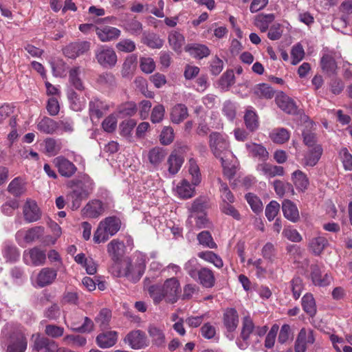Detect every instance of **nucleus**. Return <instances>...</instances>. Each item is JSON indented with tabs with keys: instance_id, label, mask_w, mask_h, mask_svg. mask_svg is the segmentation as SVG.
I'll list each match as a JSON object with an SVG mask.
<instances>
[{
	"instance_id": "nucleus-1",
	"label": "nucleus",
	"mask_w": 352,
	"mask_h": 352,
	"mask_svg": "<svg viewBox=\"0 0 352 352\" xmlns=\"http://www.w3.org/2000/svg\"><path fill=\"white\" fill-rule=\"evenodd\" d=\"M208 144L215 157L220 159L225 175L232 179L236 174V167L234 164L229 162L230 158H234V155L226 135L212 132L209 135Z\"/></svg>"
},
{
	"instance_id": "nucleus-2",
	"label": "nucleus",
	"mask_w": 352,
	"mask_h": 352,
	"mask_svg": "<svg viewBox=\"0 0 352 352\" xmlns=\"http://www.w3.org/2000/svg\"><path fill=\"white\" fill-rule=\"evenodd\" d=\"M67 186L70 191L67 195V200L72 210H76L93 193L95 184L87 174L83 173L70 180Z\"/></svg>"
},
{
	"instance_id": "nucleus-3",
	"label": "nucleus",
	"mask_w": 352,
	"mask_h": 352,
	"mask_svg": "<svg viewBox=\"0 0 352 352\" xmlns=\"http://www.w3.org/2000/svg\"><path fill=\"white\" fill-rule=\"evenodd\" d=\"M121 221L116 217H108L101 221L94 234V241L96 243H104L115 235L120 229Z\"/></svg>"
},
{
	"instance_id": "nucleus-4",
	"label": "nucleus",
	"mask_w": 352,
	"mask_h": 352,
	"mask_svg": "<svg viewBox=\"0 0 352 352\" xmlns=\"http://www.w3.org/2000/svg\"><path fill=\"white\" fill-rule=\"evenodd\" d=\"M95 58L97 63L104 68L113 67L118 60L117 54L113 48L107 45H100L95 50Z\"/></svg>"
},
{
	"instance_id": "nucleus-5",
	"label": "nucleus",
	"mask_w": 352,
	"mask_h": 352,
	"mask_svg": "<svg viewBox=\"0 0 352 352\" xmlns=\"http://www.w3.org/2000/svg\"><path fill=\"white\" fill-rule=\"evenodd\" d=\"M162 287L166 302L170 304L176 302L181 291L179 280L174 277L168 278Z\"/></svg>"
},
{
	"instance_id": "nucleus-6",
	"label": "nucleus",
	"mask_w": 352,
	"mask_h": 352,
	"mask_svg": "<svg viewBox=\"0 0 352 352\" xmlns=\"http://www.w3.org/2000/svg\"><path fill=\"white\" fill-rule=\"evenodd\" d=\"M44 234V228L42 226H35L28 230H20L15 235L16 241L20 245L23 243H31L39 239Z\"/></svg>"
},
{
	"instance_id": "nucleus-7",
	"label": "nucleus",
	"mask_w": 352,
	"mask_h": 352,
	"mask_svg": "<svg viewBox=\"0 0 352 352\" xmlns=\"http://www.w3.org/2000/svg\"><path fill=\"white\" fill-rule=\"evenodd\" d=\"M124 342L135 350L142 349L148 346L146 333L141 330L130 331L124 338Z\"/></svg>"
},
{
	"instance_id": "nucleus-8",
	"label": "nucleus",
	"mask_w": 352,
	"mask_h": 352,
	"mask_svg": "<svg viewBox=\"0 0 352 352\" xmlns=\"http://www.w3.org/2000/svg\"><path fill=\"white\" fill-rule=\"evenodd\" d=\"M34 338L32 346V352H56L57 350V344L55 341L49 339L47 337L41 336L39 333L33 335Z\"/></svg>"
},
{
	"instance_id": "nucleus-9",
	"label": "nucleus",
	"mask_w": 352,
	"mask_h": 352,
	"mask_svg": "<svg viewBox=\"0 0 352 352\" xmlns=\"http://www.w3.org/2000/svg\"><path fill=\"white\" fill-rule=\"evenodd\" d=\"M23 259L26 265L39 266L45 263L46 254L45 251L34 247L24 251Z\"/></svg>"
},
{
	"instance_id": "nucleus-10",
	"label": "nucleus",
	"mask_w": 352,
	"mask_h": 352,
	"mask_svg": "<svg viewBox=\"0 0 352 352\" xmlns=\"http://www.w3.org/2000/svg\"><path fill=\"white\" fill-rule=\"evenodd\" d=\"M91 43L89 41H78L69 43L63 50L64 55L72 59L84 54L90 49Z\"/></svg>"
},
{
	"instance_id": "nucleus-11",
	"label": "nucleus",
	"mask_w": 352,
	"mask_h": 352,
	"mask_svg": "<svg viewBox=\"0 0 352 352\" xmlns=\"http://www.w3.org/2000/svg\"><path fill=\"white\" fill-rule=\"evenodd\" d=\"M27 345V339L21 330H16L10 336L7 352H25Z\"/></svg>"
},
{
	"instance_id": "nucleus-12",
	"label": "nucleus",
	"mask_w": 352,
	"mask_h": 352,
	"mask_svg": "<svg viewBox=\"0 0 352 352\" xmlns=\"http://www.w3.org/2000/svg\"><path fill=\"white\" fill-rule=\"evenodd\" d=\"M315 342L314 331L302 328L296 338L294 350L295 352H305L307 344H312Z\"/></svg>"
},
{
	"instance_id": "nucleus-13",
	"label": "nucleus",
	"mask_w": 352,
	"mask_h": 352,
	"mask_svg": "<svg viewBox=\"0 0 352 352\" xmlns=\"http://www.w3.org/2000/svg\"><path fill=\"white\" fill-rule=\"evenodd\" d=\"M54 163L59 174L65 177H72L77 171L76 165L63 156H58L54 160Z\"/></svg>"
},
{
	"instance_id": "nucleus-14",
	"label": "nucleus",
	"mask_w": 352,
	"mask_h": 352,
	"mask_svg": "<svg viewBox=\"0 0 352 352\" xmlns=\"http://www.w3.org/2000/svg\"><path fill=\"white\" fill-rule=\"evenodd\" d=\"M254 324L252 320L249 316L243 318L242 323V329L240 335L241 340L239 338L236 339V343L238 347L241 350H245L249 346L248 342L250 334L253 332Z\"/></svg>"
},
{
	"instance_id": "nucleus-15",
	"label": "nucleus",
	"mask_w": 352,
	"mask_h": 352,
	"mask_svg": "<svg viewBox=\"0 0 352 352\" xmlns=\"http://www.w3.org/2000/svg\"><path fill=\"white\" fill-rule=\"evenodd\" d=\"M24 219L28 223L38 221L41 217V211L36 202L28 199L23 208Z\"/></svg>"
},
{
	"instance_id": "nucleus-16",
	"label": "nucleus",
	"mask_w": 352,
	"mask_h": 352,
	"mask_svg": "<svg viewBox=\"0 0 352 352\" xmlns=\"http://www.w3.org/2000/svg\"><path fill=\"white\" fill-rule=\"evenodd\" d=\"M167 156L166 148L160 146H154L147 152L146 157L148 163L153 168L157 169L164 162Z\"/></svg>"
},
{
	"instance_id": "nucleus-17",
	"label": "nucleus",
	"mask_w": 352,
	"mask_h": 352,
	"mask_svg": "<svg viewBox=\"0 0 352 352\" xmlns=\"http://www.w3.org/2000/svg\"><path fill=\"white\" fill-rule=\"evenodd\" d=\"M96 35L101 42H111L120 36L121 31L115 27L100 25L96 28Z\"/></svg>"
},
{
	"instance_id": "nucleus-18",
	"label": "nucleus",
	"mask_w": 352,
	"mask_h": 352,
	"mask_svg": "<svg viewBox=\"0 0 352 352\" xmlns=\"http://www.w3.org/2000/svg\"><path fill=\"white\" fill-rule=\"evenodd\" d=\"M275 101L278 107L286 113H298V107L295 102L283 92H280L276 96Z\"/></svg>"
},
{
	"instance_id": "nucleus-19",
	"label": "nucleus",
	"mask_w": 352,
	"mask_h": 352,
	"mask_svg": "<svg viewBox=\"0 0 352 352\" xmlns=\"http://www.w3.org/2000/svg\"><path fill=\"white\" fill-rule=\"evenodd\" d=\"M57 276V271L53 268L44 267L38 272L36 283L39 287H44L52 284Z\"/></svg>"
},
{
	"instance_id": "nucleus-20",
	"label": "nucleus",
	"mask_w": 352,
	"mask_h": 352,
	"mask_svg": "<svg viewBox=\"0 0 352 352\" xmlns=\"http://www.w3.org/2000/svg\"><path fill=\"white\" fill-rule=\"evenodd\" d=\"M104 209L102 201L94 199L89 201L82 209L83 215L89 218H97L101 215Z\"/></svg>"
},
{
	"instance_id": "nucleus-21",
	"label": "nucleus",
	"mask_w": 352,
	"mask_h": 352,
	"mask_svg": "<svg viewBox=\"0 0 352 352\" xmlns=\"http://www.w3.org/2000/svg\"><path fill=\"white\" fill-rule=\"evenodd\" d=\"M256 170L264 176L272 178L276 176H283L285 170L283 166L272 165L269 163H261L257 165Z\"/></svg>"
},
{
	"instance_id": "nucleus-22",
	"label": "nucleus",
	"mask_w": 352,
	"mask_h": 352,
	"mask_svg": "<svg viewBox=\"0 0 352 352\" xmlns=\"http://www.w3.org/2000/svg\"><path fill=\"white\" fill-rule=\"evenodd\" d=\"M223 322L228 332L234 331L239 324L237 311L233 308L227 309L223 314Z\"/></svg>"
},
{
	"instance_id": "nucleus-23",
	"label": "nucleus",
	"mask_w": 352,
	"mask_h": 352,
	"mask_svg": "<svg viewBox=\"0 0 352 352\" xmlns=\"http://www.w3.org/2000/svg\"><path fill=\"white\" fill-rule=\"evenodd\" d=\"M202 286L211 288L214 285L215 278L212 271L207 267H201L197 271V280Z\"/></svg>"
},
{
	"instance_id": "nucleus-24",
	"label": "nucleus",
	"mask_w": 352,
	"mask_h": 352,
	"mask_svg": "<svg viewBox=\"0 0 352 352\" xmlns=\"http://www.w3.org/2000/svg\"><path fill=\"white\" fill-rule=\"evenodd\" d=\"M118 333L116 331H107L97 336L96 341L99 347L107 349L113 346L117 342Z\"/></svg>"
},
{
	"instance_id": "nucleus-25",
	"label": "nucleus",
	"mask_w": 352,
	"mask_h": 352,
	"mask_svg": "<svg viewBox=\"0 0 352 352\" xmlns=\"http://www.w3.org/2000/svg\"><path fill=\"white\" fill-rule=\"evenodd\" d=\"M310 268L311 280L315 285L324 287L330 284L331 277L328 274H325L324 276H322L320 269L318 265H311Z\"/></svg>"
},
{
	"instance_id": "nucleus-26",
	"label": "nucleus",
	"mask_w": 352,
	"mask_h": 352,
	"mask_svg": "<svg viewBox=\"0 0 352 352\" xmlns=\"http://www.w3.org/2000/svg\"><path fill=\"white\" fill-rule=\"evenodd\" d=\"M282 210L284 217L292 222L296 223L299 220V212L296 204L289 199H285L282 203Z\"/></svg>"
},
{
	"instance_id": "nucleus-27",
	"label": "nucleus",
	"mask_w": 352,
	"mask_h": 352,
	"mask_svg": "<svg viewBox=\"0 0 352 352\" xmlns=\"http://www.w3.org/2000/svg\"><path fill=\"white\" fill-rule=\"evenodd\" d=\"M320 67L323 72L328 76L336 74L337 63L333 56L329 54H324L320 59Z\"/></svg>"
},
{
	"instance_id": "nucleus-28",
	"label": "nucleus",
	"mask_w": 352,
	"mask_h": 352,
	"mask_svg": "<svg viewBox=\"0 0 352 352\" xmlns=\"http://www.w3.org/2000/svg\"><path fill=\"white\" fill-rule=\"evenodd\" d=\"M186 52L195 58L201 59L207 57L210 54L209 48L203 44L192 43L185 47Z\"/></svg>"
},
{
	"instance_id": "nucleus-29",
	"label": "nucleus",
	"mask_w": 352,
	"mask_h": 352,
	"mask_svg": "<svg viewBox=\"0 0 352 352\" xmlns=\"http://www.w3.org/2000/svg\"><path fill=\"white\" fill-rule=\"evenodd\" d=\"M168 41L170 47L175 52L179 54L185 43V38L182 34L176 30H172L168 33Z\"/></svg>"
},
{
	"instance_id": "nucleus-30",
	"label": "nucleus",
	"mask_w": 352,
	"mask_h": 352,
	"mask_svg": "<svg viewBox=\"0 0 352 352\" xmlns=\"http://www.w3.org/2000/svg\"><path fill=\"white\" fill-rule=\"evenodd\" d=\"M328 245L329 241L327 238L320 235L313 237L309 243L310 251L316 256L320 255Z\"/></svg>"
},
{
	"instance_id": "nucleus-31",
	"label": "nucleus",
	"mask_w": 352,
	"mask_h": 352,
	"mask_svg": "<svg viewBox=\"0 0 352 352\" xmlns=\"http://www.w3.org/2000/svg\"><path fill=\"white\" fill-rule=\"evenodd\" d=\"M107 109V105L98 98H94L89 102V111L91 119L94 118L98 120Z\"/></svg>"
},
{
	"instance_id": "nucleus-32",
	"label": "nucleus",
	"mask_w": 352,
	"mask_h": 352,
	"mask_svg": "<svg viewBox=\"0 0 352 352\" xmlns=\"http://www.w3.org/2000/svg\"><path fill=\"white\" fill-rule=\"evenodd\" d=\"M170 120L174 124L182 122L188 116L187 107L184 104H177L170 111Z\"/></svg>"
},
{
	"instance_id": "nucleus-33",
	"label": "nucleus",
	"mask_w": 352,
	"mask_h": 352,
	"mask_svg": "<svg viewBox=\"0 0 352 352\" xmlns=\"http://www.w3.org/2000/svg\"><path fill=\"white\" fill-rule=\"evenodd\" d=\"M245 147L249 154L253 157L258 158L261 161H266L269 157V153L261 144L247 143L245 144Z\"/></svg>"
},
{
	"instance_id": "nucleus-34",
	"label": "nucleus",
	"mask_w": 352,
	"mask_h": 352,
	"mask_svg": "<svg viewBox=\"0 0 352 352\" xmlns=\"http://www.w3.org/2000/svg\"><path fill=\"white\" fill-rule=\"evenodd\" d=\"M184 162V159L181 155L178 154L176 151H173L167 160L168 173L172 175L177 174L180 170Z\"/></svg>"
},
{
	"instance_id": "nucleus-35",
	"label": "nucleus",
	"mask_w": 352,
	"mask_h": 352,
	"mask_svg": "<svg viewBox=\"0 0 352 352\" xmlns=\"http://www.w3.org/2000/svg\"><path fill=\"white\" fill-rule=\"evenodd\" d=\"M124 248V243L118 239L112 240L107 245V252L110 256L111 257L112 260L115 262H117L120 260L123 254Z\"/></svg>"
},
{
	"instance_id": "nucleus-36",
	"label": "nucleus",
	"mask_w": 352,
	"mask_h": 352,
	"mask_svg": "<svg viewBox=\"0 0 352 352\" xmlns=\"http://www.w3.org/2000/svg\"><path fill=\"white\" fill-rule=\"evenodd\" d=\"M2 254L6 262L15 263L20 256L19 249L14 244L6 242L2 249Z\"/></svg>"
},
{
	"instance_id": "nucleus-37",
	"label": "nucleus",
	"mask_w": 352,
	"mask_h": 352,
	"mask_svg": "<svg viewBox=\"0 0 352 352\" xmlns=\"http://www.w3.org/2000/svg\"><path fill=\"white\" fill-rule=\"evenodd\" d=\"M58 128V122L48 117L43 118L37 124L38 130L45 134H53Z\"/></svg>"
},
{
	"instance_id": "nucleus-38",
	"label": "nucleus",
	"mask_w": 352,
	"mask_h": 352,
	"mask_svg": "<svg viewBox=\"0 0 352 352\" xmlns=\"http://www.w3.org/2000/svg\"><path fill=\"white\" fill-rule=\"evenodd\" d=\"M323 149L320 145L314 146L309 150L305 156V164L307 166H314L322 155Z\"/></svg>"
},
{
	"instance_id": "nucleus-39",
	"label": "nucleus",
	"mask_w": 352,
	"mask_h": 352,
	"mask_svg": "<svg viewBox=\"0 0 352 352\" xmlns=\"http://www.w3.org/2000/svg\"><path fill=\"white\" fill-rule=\"evenodd\" d=\"M292 179L296 188L302 192L307 190L309 185L308 177L300 170H297L292 174Z\"/></svg>"
},
{
	"instance_id": "nucleus-40",
	"label": "nucleus",
	"mask_w": 352,
	"mask_h": 352,
	"mask_svg": "<svg viewBox=\"0 0 352 352\" xmlns=\"http://www.w3.org/2000/svg\"><path fill=\"white\" fill-rule=\"evenodd\" d=\"M244 122L247 129L254 132L259 126L258 118L256 113L252 109H247L244 115Z\"/></svg>"
},
{
	"instance_id": "nucleus-41",
	"label": "nucleus",
	"mask_w": 352,
	"mask_h": 352,
	"mask_svg": "<svg viewBox=\"0 0 352 352\" xmlns=\"http://www.w3.org/2000/svg\"><path fill=\"white\" fill-rule=\"evenodd\" d=\"M302 307L305 312L310 317L316 314V305L314 298L311 294L307 293L302 298Z\"/></svg>"
},
{
	"instance_id": "nucleus-42",
	"label": "nucleus",
	"mask_w": 352,
	"mask_h": 352,
	"mask_svg": "<svg viewBox=\"0 0 352 352\" xmlns=\"http://www.w3.org/2000/svg\"><path fill=\"white\" fill-rule=\"evenodd\" d=\"M253 93L260 98L271 99L274 96V91L265 83L256 85L253 89Z\"/></svg>"
},
{
	"instance_id": "nucleus-43",
	"label": "nucleus",
	"mask_w": 352,
	"mask_h": 352,
	"mask_svg": "<svg viewBox=\"0 0 352 352\" xmlns=\"http://www.w3.org/2000/svg\"><path fill=\"white\" fill-rule=\"evenodd\" d=\"M80 70L79 67H76L71 69L69 72V84L78 91L84 89V85L80 78Z\"/></svg>"
},
{
	"instance_id": "nucleus-44",
	"label": "nucleus",
	"mask_w": 352,
	"mask_h": 352,
	"mask_svg": "<svg viewBox=\"0 0 352 352\" xmlns=\"http://www.w3.org/2000/svg\"><path fill=\"white\" fill-rule=\"evenodd\" d=\"M270 137L274 143L283 144L289 140L290 134L285 128H277L270 133Z\"/></svg>"
},
{
	"instance_id": "nucleus-45",
	"label": "nucleus",
	"mask_w": 352,
	"mask_h": 352,
	"mask_svg": "<svg viewBox=\"0 0 352 352\" xmlns=\"http://www.w3.org/2000/svg\"><path fill=\"white\" fill-rule=\"evenodd\" d=\"M148 333L152 338V342L154 345L161 347L165 344V336L163 331L155 326H150L148 327Z\"/></svg>"
},
{
	"instance_id": "nucleus-46",
	"label": "nucleus",
	"mask_w": 352,
	"mask_h": 352,
	"mask_svg": "<svg viewBox=\"0 0 352 352\" xmlns=\"http://www.w3.org/2000/svg\"><path fill=\"white\" fill-rule=\"evenodd\" d=\"M179 196L183 199L192 197L195 194V188L186 179H183L177 187Z\"/></svg>"
},
{
	"instance_id": "nucleus-47",
	"label": "nucleus",
	"mask_w": 352,
	"mask_h": 352,
	"mask_svg": "<svg viewBox=\"0 0 352 352\" xmlns=\"http://www.w3.org/2000/svg\"><path fill=\"white\" fill-rule=\"evenodd\" d=\"M8 190L14 197H20L25 191V186L20 177H16L9 184Z\"/></svg>"
},
{
	"instance_id": "nucleus-48",
	"label": "nucleus",
	"mask_w": 352,
	"mask_h": 352,
	"mask_svg": "<svg viewBox=\"0 0 352 352\" xmlns=\"http://www.w3.org/2000/svg\"><path fill=\"white\" fill-rule=\"evenodd\" d=\"M274 14H260L256 16L255 25L260 30L265 32L267 30L270 24L274 20Z\"/></svg>"
},
{
	"instance_id": "nucleus-49",
	"label": "nucleus",
	"mask_w": 352,
	"mask_h": 352,
	"mask_svg": "<svg viewBox=\"0 0 352 352\" xmlns=\"http://www.w3.org/2000/svg\"><path fill=\"white\" fill-rule=\"evenodd\" d=\"M198 256L208 262L213 263L218 268H221L223 265V263L220 256L211 251L200 252Z\"/></svg>"
},
{
	"instance_id": "nucleus-50",
	"label": "nucleus",
	"mask_w": 352,
	"mask_h": 352,
	"mask_svg": "<svg viewBox=\"0 0 352 352\" xmlns=\"http://www.w3.org/2000/svg\"><path fill=\"white\" fill-rule=\"evenodd\" d=\"M62 146L61 143L58 142L54 138H47L45 140V153L49 156H55L60 151Z\"/></svg>"
},
{
	"instance_id": "nucleus-51",
	"label": "nucleus",
	"mask_w": 352,
	"mask_h": 352,
	"mask_svg": "<svg viewBox=\"0 0 352 352\" xmlns=\"http://www.w3.org/2000/svg\"><path fill=\"white\" fill-rule=\"evenodd\" d=\"M148 294L155 305L165 300L162 285H153L148 287Z\"/></svg>"
},
{
	"instance_id": "nucleus-52",
	"label": "nucleus",
	"mask_w": 352,
	"mask_h": 352,
	"mask_svg": "<svg viewBox=\"0 0 352 352\" xmlns=\"http://www.w3.org/2000/svg\"><path fill=\"white\" fill-rule=\"evenodd\" d=\"M188 172L192 176V184L193 186H197L201 182V173L197 162L191 158L188 161Z\"/></svg>"
},
{
	"instance_id": "nucleus-53",
	"label": "nucleus",
	"mask_w": 352,
	"mask_h": 352,
	"mask_svg": "<svg viewBox=\"0 0 352 352\" xmlns=\"http://www.w3.org/2000/svg\"><path fill=\"white\" fill-rule=\"evenodd\" d=\"M189 219L191 222H195V227L197 229L208 228L211 226L210 222L206 217V214H190Z\"/></svg>"
},
{
	"instance_id": "nucleus-54",
	"label": "nucleus",
	"mask_w": 352,
	"mask_h": 352,
	"mask_svg": "<svg viewBox=\"0 0 352 352\" xmlns=\"http://www.w3.org/2000/svg\"><path fill=\"white\" fill-rule=\"evenodd\" d=\"M124 30L132 35H140L142 31V24L135 19H130L125 22Z\"/></svg>"
},
{
	"instance_id": "nucleus-55",
	"label": "nucleus",
	"mask_w": 352,
	"mask_h": 352,
	"mask_svg": "<svg viewBox=\"0 0 352 352\" xmlns=\"http://www.w3.org/2000/svg\"><path fill=\"white\" fill-rule=\"evenodd\" d=\"M143 39L144 43L153 49H160L164 45V41L155 34L145 35Z\"/></svg>"
},
{
	"instance_id": "nucleus-56",
	"label": "nucleus",
	"mask_w": 352,
	"mask_h": 352,
	"mask_svg": "<svg viewBox=\"0 0 352 352\" xmlns=\"http://www.w3.org/2000/svg\"><path fill=\"white\" fill-rule=\"evenodd\" d=\"M174 130L171 126H164L160 135V142L161 144L167 146L170 144L174 140Z\"/></svg>"
},
{
	"instance_id": "nucleus-57",
	"label": "nucleus",
	"mask_w": 352,
	"mask_h": 352,
	"mask_svg": "<svg viewBox=\"0 0 352 352\" xmlns=\"http://www.w3.org/2000/svg\"><path fill=\"white\" fill-rule=\"evenodd\" d=\"M218 182L219 184L221 197L223 203H233L234 201V197L230 190L227 184L223 183L221 179H218Z\"/></svg>"
},
{
	"instance_id": "nucleus-58",
	"label": "nucleus",
	"mask_w": 352,
	"mask_h": 352,
	"mask_svg": "<svg viewBox=\"0 0 352 352\" xmlns=\"http://www.w3.org/2000/svg\"><path fill=\"white\" fill-rule=\"evenodd\" d=\"M111 317V311L107 309H102L95 318V320L100 328L105 329L109 325Z\"/></svg>"
},
{
	"instance_id": "nucleus-59",
	"label": "nucleus",
	"mask_w": 352,
	"mask_h": 352,
	"mask_svg": "<svg viewBox=\"0 0 352 352\" xmlns=\"http://www.w3.org/2000/svg\"><path fill=\"white\" fill-rule=\"evenodd\" d=\"M94 327L93 321L88 317H85L84 322L82 325H78L77 322H74L72 325V329L74 331L85 333L92 331Z\"/></svg>"
},
{
	"instance_id": "nucleus-60",
	"label": "nucleus",
	"mask_w": 352,
	"mask_h": 352,
	"mask_svg": "<svg viewBox=\"0 0 352 352\" xmlns=\"http://www.w3.org/2000/svg\"><path fill=\"white\" fill-rule=\"evenodd\" d=\"M245 199L250 204L252 210L256 212H261L263 210V204L260 199L252 193H248L245 195Z\"/></svg>"
},
{
	"instance_id": "nucleus-61",
	"label": "nucleus",
	"mask_w": 352,
	"mask_h": 352,
	"mask_svg": "<svg viewBox=\"0 0 352 352\" xmlns=\"http://www.w3.org/2000/svg\"><path fill=\"white\" fill-rule=\"evenodd\" d=\"M199 243L209 248H215L217 245L208 231H202L197 235Z\"/></svg>"
},
{
	"instance_id": "nucleus-62",
	"label": "nucleus",
	"mask_w": 352,
	"mask_h": 352,
	"mask_svg": "<svg viewBox=\"0 0 352 352\" xmlns=\"http://www.w3.org/2000/svg\"><path fill=\"white\" fill-rule=\"evenodd\" d=\"M291 55L292 58V64L297 65L302 60L305 56V51L302 45L300 43H297L293 46L291 51Z\"/></svg>"
},
{
	"instance_id": "nucleus-63",
	"label": "nucleus",
	"mask_w": 352,
	"mask_h": 352,
	"mask_svg": "<svg viewBox=\"0 0 352 352\" xmlns=\"http://www.w3.org/2000/svg\"><path fill=\"white\" fill-rule=\"evenodd\" d=\"M64 328L56 324H47L45 328V333L46 336L58 338L61 337L64 333Z\"/></svg>"
},
{
	"instance_id": "nucleus-64",
	"label": "nucleus",
	"mask_w": 352,
	"mask_h": 352,
	"mask_svg": "<svg viewBox=\"0 0 352 352\" xmlns=\"http://www.w3.org/2000/svg\"><path fill=\"white\" fill-rule=\"evenodd\" d=\"M165 108L162 104L155 106L151 111V120L153 123L161 122L164 117Z\"/></svg>"
}]
</instances>
